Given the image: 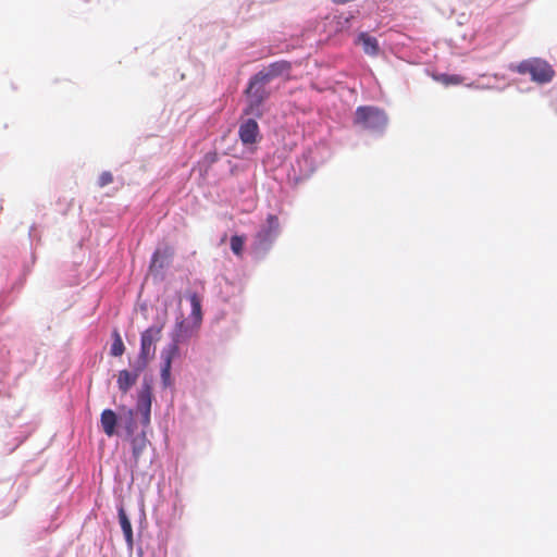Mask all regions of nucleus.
<instances>
[{"instance_id":"1","label":"nucleus","mask_w":557,"mask_h":557,"mask_svg":"<svg viewBox=\"0 0 557 557\" xmlns=\"http://www.w3.org/2000/svg\"><path fill=\"white\" fill-rule=\"evenodd\" d=\"M511 70L521 75L529 74L531 81L540 85L548 84L555 77V70L553 66L546 60L541 58L523 60L517 65L511 66Z\"/></svg>"},{"instance_id":"2","label":"nucleus","mask_w":557,"mask_h":557,"mask_svg":"<svg viewBox=\"0 0 557 557\" xmlns=\"http://www.w3.org/2000/svg\"><path fill=\"white\" fill-rule=\"evenodd\" d=\"M354 124L366 131L382 132L387 124V116L383 110L375 107H358Z\"/></svg>"},{"instance_id":"3","label":"nucleus","mask_w":557,"mask_h":557,"mask_svg":"<svg viewBox=\"0 0 557 557\" xmlns=\"http://www.w3.org/2000/svg\"><path fill=\"white\" fill-rule=\"evenodd\" d=\"M163 325H152L141 333L140 352L136 363L139 370H145L154 357L156 343L160 341Z\"/></svg>"},{"instance_id":"4","label":"nucleus","mask_w":557,"mask_h":557,"mask_svg":"<svg viewBox=\"0 0 557 557\" xmlns=\"http://www.w3.org/2000/svg\"><path fill=\"white\" fill-rule=\"evenodd\" d=\"M246 95L248 96V104L245 108L244 113L246 115L260 117L262 115L261 106L269 97V92L265 90V84L257 82L256 77L252 76L246 89Z\"/></svg>"},{"instance_id":"5","label":"nucleus","mask_w":557,"mask_h":557,"mask_svg":"<svg viewBox=\"0 0 557 557\" xmlns=\"http://www.w3.org/2000/svg\"><path fill=\"white\" fill-rule=\"evenodd\" d=\"M152 387L149 383H144L138 392L135 409L129 410V416L136 413L140 417V423L148 428L151 419Z\"/></svg>"},{"instance_id":"6","label":"nucleus","mask_w":557,"mask_h":557,"mask_svg":"<svg viewBox=\"0 0 557 557\" xmlns=\"http://www.w3.org/2000/svg\"><path fill=\"white\" fill-rule=\"evenodd\" d=\"M290 63L287 61H277L274 63H271L267 69L263 71L258 72L256 75L257 82H261V84H268L273 78L283 75L284 73H288L290 71Z\"/></svg>"},{"instance_id":"7","label":"nucleus","mask_w":557,"mask_h":557,"mask_svg":"<svg viewBox=\"0 0 557 557\" xmlns=\"http://www.w3.org/2000/svg\"><path fill=\"white\" fill-rule=\"evenodd\" d=\"M238 136L243 145H253L260 137L259 125L256 120L248 119L240 123L238 128Z\"/></svg>"},{"instance_id":"8","label":"nucleus","mask_w":557,"mask_h":557,"mask_svg":"<svg viewBox=\"0 0 557 557\" xmlns=\"http://www.w3.org/2000/svg\"><path fill=\"white\" fill-rule=\"evenodd\" d=\"M280 231V221L275 214H269L267 216L265 226L258 232L257 240L259 245H269L277 236Z\"/></svg>"},{"instance_id":"9","label":"nucleus","mask_w":557,"mask_h":557,"mask_svg":"<svg viewBox=\"0 0 557 557\" xmlns=\"http://www.w3.org/2000/svg\"><path fill=\"white\" fill-rule=\"evenodd\" d=\"M176 354H177L176 345H171L168 349H164L161 352V359H162L161 381H162V384L164 387H170L172 385L171 368H172V360Z\"/></svg>"},{"instance_id":"10","label":"nucleus","mask_w":557,"mask_h":557,"mask_svg":"<svg viewBox=\"0 0 557 557\" xmlns=\"http://www.w3.org/2000/svg\"><path fill=\"white\" fill-rule=\"evenodd\" d=\"M144 370L138 369V363H135L134 370H121L117 374V387L123 393L126 394L137 382L139 374Z\"/></svg>"},{"instance_id":"11","label":"nucleus","mask_w":557,"mask_h":557,"mask_svg":"<svg viewBox=\"0 0 557 557\" xmlns=\"http://www.w3.org/2000/svg\"><path fill=\"white\" fill-rule=\"evenodd\" d=\"M102 431L109 437L115 434L117 425V416L112 409H104L100 416Z\"/></svg>"},{"instance_id":"12","label":"nucleus","mask_w":557,"mask_h":557,"mask_svg":"<svg viewBox=\"0 0 557 557\" xmlns=\"http://www.w3.org/2000/svg\"><path fill=\"white\" fill-rule=\"evenodd\" d=\"M172 255L173 251L170 247H165L163 250H156L151 258L150 270H162Z\"/></svg>"},{"instance_id":"13","label":"nucleus","mask_w":557,"mask_h":557,"mask_svg":"<svg viewBox=\"0 0 557 557\" xmlns=\"http://www.w3.org/2000/svg\"><path fill=\"white\" fill-rule=\"evenodd\" d=\"M131 445L134 463L137 466L143 451L146 449L148 445V440L146 437L145 431L140 435L134 436L131 441Z\"/></svg>"},{"instance_id":"14","label":"nucleus","mask_w":557,"mask_h":557,"mask_svg":"<svg viewBox=\"0 0 557 557\" xmlns=\"http://www.w3.org/2000/svg\"><path fill=\"white\" fill-rule=\"evenodd\" d=\"M358 41L362 45L363 51L369 55H376L379 53V42L376 38L367 33H361Z\"/></svg>"},{"instance_id":"15","label":"nucleus","mask_w":557,"mask_h":557,"mask_svg":"<svg viewBox=\"0 0 557 557\" xmlns=\"http://www.w3.org/2000/svg\"><path fill=\"white\" fill-rule=\"evenodd\" d=\"M117 513H119V521H120L124 537H125L127 544L132 545L133 544V529H132L131 521H129L123 507H121L119 509Z\"/></svg>"},{"instance_id":"16","label":"nucleus","mask_w":557,"mask_h":557,"mask_svg":"<svg viewBox=\"0 0 557 557\" xmlns=\"http://www.w3.org/2000/svg\"><path fill=\"white\" fill-rule=\"evenodd\" d=\"M432 78L444 86L460 85L465 82V78L457 74L436 73L432 74Z\"/></svg>"},{"instance_id":"17","label":"nucleus","mask_w":557,"mask_h":557,"mask_svg":"<svg viewBox=\"0 0 557 557\" xmlns=\"http://www.w3.org/2000/svg\"><path fill=\"white\" fill-rule=\"evenodd\" d=\"M189 300L191 306L190 317L194 319L197 325H200L202 320L201 298L198 296V294L193 293L189 295Z\"/></svg>"},{"instance_id":"18","label":"nucleus","mask_w":557,"mask_h":557,"mask_svg":"<svg viewBox=\"0 0 557 557\" xmlns=\"http://www.w3.org/2000/svg\"><path fill=\"white\" fill-rule=\"evenodd\" d=\"M245 239L246 237L244 235H234L231 237L230 245L235 256H243Z\"/></svg>"},{"instance_id":"19","label":"nucleus","mask_w":557,"mask_h":557,"mask_svg":"<svg viewBox=\"0 0 557 557\" xmlns=\"http://www.w3.org/2000/svg\"><path fill=\"white\" fill-rule=\"evenodd\" d=\"M125 346L124 343L117 332L114 333V342L111 346V355L114 357H120L124 354Z\"/></svg>"},{"instance_id":"20","label":"nucleus","mask_w":557,"mask_h":557,"mask_svg":"<svg viewBox=\"0 0 557 557\" xmlns=\"http://www.w3.org/2000/svg\"><path fill=\"white\" fill-rule=\"evenodd\" d=\"M113 182V175L111 172H102L98 180L99 187H104Z\"/></svg>"},{"instance_id":"21","label":"nucleus","mask_w":557,"mask_h":557,"mask_svg":"<svg viewBox=\"0 0 557 557\" xmlns=\"http://www.w3.org/2000/svg\"><path fill=\"white\" fill-rule=\"evenodd\" d=\"M127 432H128L129 434H132V433H133V424H132V423L127 426Z\"/></svg>"}]
</instances>
